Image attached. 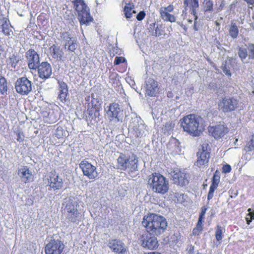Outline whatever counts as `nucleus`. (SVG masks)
Listing matches in <instances>:
<instances>
[{
  "label": "nucleus",
  "mask_w": 254,
  "mask_h": 254,
  "mask_svg": "<svg viewBox=\"0 0 254 254\" xmlns=\"http://www.w3.org/2000/svg\"><path fill=\"white\" fill-rule=\"evenodd\" d=\"M141 224L147 233L155 236L163 234L168 226L167 220L164 216L153 213L145 215Z\"/></svg>",
  "instance_id": "f257e3e1"
},
{
  "label": "nucleus",
  "mask_w": 254,
  "mask_h": 254,
  "mask_svg": "<svg viewBox=\"0 0 254 254\" xmlns=\"http://www.w3.org/2000/svg\"><path fill=\"white\" fill-rule=\"evenodd\" d=\"M180 121L183 130L194 137L200 135L205 129L203 118L196 114H190L186 115Z\"/></svg>",
  "instance_id": "f03ea898"
},
{
  "label": "nucleus",
  "mask_w": 254,
  "mask_h": 254,
  "mask_svg": "<svg viewBox=\"0 0 254 254\" xmlns=\"http://www.w3.org/2000/svg\"><path fill=\"white\" fill-rule=\"evenodd\" d=\"M148 184L152 191L164 194L169 190V181L159 173H153L148 176Z\"/></svg>",
  "instance_id": "7ed1b4c3"
},
{
  "label": "nucleus",
  "mask_w": 254,
  "mask_h": 254,
  "mask_svg": "<svg viewBox=\"0 0 254 254\" xmlns=\"http://www.w3.org/2000/svg\"><path fill=\"white\" fill-rule=\"evenodd\" d=\"M138 160L137 156L132 155L127 156L125 153H120L117 159V169L122 171H128L132 173L138 170Z\"/></svg>",
  "instance_id": "20e7f679"
},
{
  "label": "nucleus",
  "mask_w": 254,
  "mask_h": 254,
  "mask_svg": "<svg viewBox=\"0 0 254 254\" xmlns=\"http://www.w3.org/2000/svg\"><path fill=\"white\" fill-rule=\"evenodd\" d=\"M75 10L78 13V20L80 24L88 25L93 21L90 16L89 9L84 2V0H74L73 1Z\"/></svg>",
  "instance_id": "39448f33"
},
{
  "label": "nucleus",
  "mask_w": 254,
  "mask_h": 254,
  "mask_svg": "<svg viewBox=\"0 0 254 254\" xmlns=\"http://www.w3.org/2000/svg\"><path fill=\"white\" fill-rule=\"evenodd\" d=\"M239 106V101L234 97L225 96L218 102V109L223 113H230L236 110Z\"/></svg>",
  "instance_id": "423d86ee"
},
{
  "label": "nucleus",
  "mask_w": 254,
  "mask_h": 254,
  "mask_svg": "<svg viewBox=\"0 0 254 254\" xmlns=\"http://www.w3.org/2000/svg\"><path fill=\"white\" fill-rule=\"evenodd\" d=\"M47 186L50 190H60L64 187V181L56 170H53L47 174L45 178Z\"/></svg>",
  "instance_id": "0eeeda50"
},
{
  "label": "nucleus",
  "mask_w": 254,
  "mask_h": 254,
  "mask_svg": "<svg viewBox=\"0 0 254 254\" xmlns=\"http://www.w3.org/2000/svg\"><path fill=\"white\" fill-rule=\"evenodd\" d=\"M83 176L86 177L92 181H95L98 178L99 173L97 168L86 159L82 160L79 164Z\"/></svg>",
  "instance_id": "6e6552de"
},
{
  "label": "nucleus",
  "mask_w": 254,
  "mask_h": 254,
  "mask_svg": "<svg viewBox=\"0 0 254 254\" xmlns=\"http://www.w3.org/2000/svg\"><path fill=\"white\" fill-rule=\"evenodd\" d=\"M208 131L216 140H219L229 132V129L224 122H220L215 125L209 126Z\"/></svg>",
  "instance_id": "1a4fd4ad"
},
{
  "label": "nucleus",
  "mask_w": 254,
  "mask_h": 254,
  "mask_svg": "<svg viewBox=\"0 0 254 254\" xmlns=\"http://www.w3.org/2000/svg\"><path fill=\"white\" fill-rule=\"evenodd\" d=\"M15 88L20 95H27L32 91V82L26 77H20L15 82Z\"/></svg>",
  "instance_id": "9d476101"
},
{
  "label": "nucleus",
  "mask_w": 254,
  "mask_h": 254,
  "mask_svg": "<svg viewBox=\"0 0 254 254\" xmlns=\"http://www.w3.org/2000/svg\"><path fill=\"white\" fill-rule=\"evenodd\" d=\"M150 233H145L141 235L140 242L141 246L149 250H155L159 246V242L155 236H152Z\"/></svg>",
  "instance_id": "9b49d317"
},
{
  "label": "nucleus",
  "mask_w": 254,
  "mask_h": 254,
  "mask_svg": "<svg viewBox=\"0 0 254 254\" xmlns=\"http://www.w3.org/2000/svg\"><path fill=\"white\" fill-rule=\"evenodd\" d=\"M64 210L66 213V219L68 223H78L80 221L78 219L80 213L73 202L68 201L66 202Z\"/></svg>",
  "instance_id": "f8f14e48"
},
{
  "label": "nucleus",
  "mask_w": 254,
  "mask_h": 254,
  "mask_svg": "<svg viewBox=\"0 0 254 254\" xmlns=\"http://www.w3.org/2000/svg\"><path fill=\"white\" fill-rule=\"evenodd\" d=\"M64 248L63 242L59 239H51L46 245V254H61Z\"/></svg>",
  "instance_id": "ddd939ff"
},
{
  "label": "nucleus",
  "mask_w": 254,
  "mask_h": 254,
  "mask_svg": "<svg viewBox=\"0 0 254 254\" xmlns=\"http://www.w3.org/2000/svg\"><path fill=\"white\" fill-rule=\"evenodd\" d=\"M210 153L207 150V147L202 145L196 154L197 160L195 165L200 168L204 166H207L210 159Z\"/></svg>",
  "instance_id": "4468645a"
},
{
  "label": "nucleus",
  "mask_w": 254,
  "mask_h": 254,
  "mask_svg": "<svg viewBox=\"0 0 254 254\" xmlns=\"http://www.w3.org/2000/svg\"><path fill=\"white\" fill-rule=\"evenodd\" d=\"M171 176L172 181L175 184L184 186L189 183L187 174L179 169H174L172 172Z\"/></svg>",
  "instance_id": "2eb2a0df"
},
{
  "label": "nucleus",
  "mask_w": 254,
  "mask_h": 254,
  "mask_svg": "<svg viewBox=\"0 0 254 254\" xmlns=\"http://www.w3.org/2000/svg\"><path fill=\"white\" fill-rule=\"evenodd\" d=\"M28 66L30 69H36L40 63V57L34 49H30L25 53Z\"/></svg>",
  "instance_id": "dca6fc26"
},
{
  "label": "nucleus",
  "mask_w": 254,
  "mask_h": 254,
  "mask_svg": "<svg viewBox=\"0 0 254 254\" xmlns=\"http://www.w3.org/2000/svg\"><path fill=\"white\" fill-rule=\"evenodd\" d=\"M159 93L158 82L152 78H149L145 83V95L149 97H155Z\"/></svg>",
  "instance_id": "f3484780"
},
{
  "label": "nucleus",
  "mask_w": 254,
  "mask_h": 254,
  "mask_svg": "<svg viewBox=\"0 0 254 254\" xmlns=\"http://www.w3.org/2000/svg\"><path fill=\"white\" fill-rule=\"evenodd\" d=\"M174 6L173 4H169L166 7H161L159 9L160 17L166 21H169L171 23L175 22L176 20V16L170 12L174 11Z\"/></svg>",
  "instance_id": "a211bd4d"
},
{
  "label": "nucleus",
  "mask_w": 254,
  "mask_h": 254,
  "mask_svg": "<svg viewBox=\"0 0 254 254\" xmlns=\"http://www.w3.org/2000/svg\"><path fill=\"white\" fill-rule=\"evenodd\" d=\"M37 68L38 69L39 77L41 79H48L52 74V67L50 64L48 62H42L38 65Z\"/></svg>",
  "instance_id": "6ab92c4d"
},
{
  "label": "nucleus",
  "mask_w": 254,
  "mask_h": 254,
  "mask_svg": "<svg viewBox=\"0 0 254 254\" xmlns=\"http://www.w3.org/2000/svg\"><path fill=\"white\" fill-rule=\"evenodd\" d=\"M207 208H208L206 206H203L201 208V211L199 213V218L196 226L192 230V235L198 236L202 231L203 229V225L202 223L204 221L205 214Z\"/></svg>",
  "instance_id": "aec40b11"
},
{
  "label": "nucleus",
  "mask_w": 254,
  "mask_h": 254,
  "mask_svg": "<svg viewBox=\"0 0 254 254\" xmlns=\"http://www.w3.org/2000/svg\"><path fill=\"white\" fill-rule=\"evenodd\" d=\"M108 247L114 252L118 254H124L127 251L124 244L117 239L110 240L108 243Z\"/></svg>",
  "instance_id": "412c9836"
},
{
  "label": "nucleus",
  "mask_w": 254,
  "mask_h": 254,
  "mask_svg": "<svg viewBox=\"0 0 254 254\" xmlns=\"http://www.w3.org/2000/svg\"><path fill=\"white\" fill-rule=\"evenodd\" d=\"M49 55L54 60L59 62L63 60L64 53L60 46L53 44L49 47Z\"/></svg>",
  "instance_id": "4be33fe9"
},
{
  "label": "nucleus",
  "mask_w": 254,
  "mask_h": 254,
  "mask_svg": "<svg viewBox=\"0 0 254 254\" xmlns=\"http://www.w3.org/2000/svg\"><path fill=\"white\" fill-rule=\"evenodd\" d=\"M18 175L24 183L32 182L34 180L32 173L27 166H23L18 171Z\"/></svg>",
  "instance_id": "5701e85b"
},
{
  "label": "nucleus",
  "mask_w": 254,
  "mask_h": 254,
  "mask_svg": "<svg viewBox=\"0 0 254 254\" xmlns=\"http://www.w3.org/2000/svg\"><path fill=\"white\" fill-rule=\"evenodd\" d=\"M123 3L125 4L123 11L127 19H130L132 17L133 13H135V5L131 0H124Z\"/></svg>",
  "instance_id": "b1692460"
},
{
  "label": "nucleus",
  "mask_w": 254,
  "mask_h": 254,
  "mask_svg": "<svg viewBox=\"0 0 254 254\" xmlns=\"http://www.w3.org/2000/svg\"><path fill=\"white\" fill-rule=\"evenodd\" d=\"M100 104L97 99L93 98L87 109L89 116L96 117L99 115Z\"/></svg>",
  "instance_id": "393cba45"
},
{
  "label": "nucleus",
  "mask_w": 254,
  "mask_h": 254,
  "mask_svg": "<svg viewBox=\"0 0 254 254\" xmlns=\"http://www.w3.org/2000/svg\"><path fill=\"white\" fill-rule=\"evenodd\" d=\"M190 10L191 14L193 15L194 17V28H195V23L197 19V16L196 15L197 8L199 7V1L198 0H184V6L185 10L186 11L189 6L190 2Z\"/></svg>",
  "instance_id": "a878e982"
},
{
  "label": "nucleus",
  "mask_w": 254,
  "mask_h": 254,
  "mask_svg": "<svg viewBox=\"0 0 254 254\" xmlns=\"http://www.w3.org/2000/svg\"><path fill=\"white\" fill-rule=\"evenodd\" d=\"M217 171L214 174L212 179V182L210 186L209 190L207 194V200H211L214 195V192L218 187L220 182V176L217 175Z\"/></svg>",
  "instance_id": "bb28decb"
},
{
  "label": "nucleus",
  "mask_w": 254,
  "mask_h": 254,
  "mask_svg": "<svg viewBox=\"0 0 254 254\" xmlns=\"http://www.w3.org/2000/svg\"><path fill=\"white\" fill-rule=\"evenodd\" d=\"M59 93L58 95L59 99L62 102L66 100V97L68 94V87L66 83L63 81L58 80Z\"/></svg>",
  "instance_id": "cd10ccee"
},
{
  "label": "nucleus",
  "mask_w": 254,
  "mask_h": 254,
  "mask_svg": "<svg viewBox=\"0 0 254 254\" xmlns=\"http://www.w3.org/2000/svg\"><path fill=\"white\" fill-rule=\"evenodd\" d=\"M120 111L119 105L116 103H113L110 104L107 114L112 119H113L117 118Z\"/></svg>",
  "instance_id": "c85d7f7f"
},
{
  "label": "nucleus",
  "mask_w": 254,
  "mask_h": 254,
  "mask_svg": "<svg viewBox=\"0 0 254 254\" xmlns=\"http://www.w3.org/2000/svg\"><path fill=\"white\" fill-rule=\"evenodd\" d=\"M9 21L6 17H2L1 19V22H0V25L1 28V32L5 36H9L10 32H12L11 30L9 27Z\"/></svg>",
  "instance_id": "c756f323"
},
{
  "label": "nucleus",
  "mask_w": 254,
  "mask_h": 254,
  "mask_svg": "<svg viewBox=\"0 0 254 254\" xmlns=\"http://www.w3.org/2000/svg\"><path fill=\"white\" fill-rule=\"evenodd\" d=\"M61 36L62 38L65 41L64 44V48L68 47L69 45L72 42H75L77 41L76 37L71 36V35L68 32H63L61 33Z\"/></svg>",
  "instance_id": "7c9ffc66"
},
{
  "label": "nucleus",
  "mask_w": 254,
  "mask_h": 254,
  "mask_svg": "<svg viewBox=\"0 0 254 254\" xmlns=\"http://www.w3.org/2000/svg\"><path fill=\"white\" fill-rule=\"evenodd\" d=\"M21 60V57L18 54H12L7 59V65L15 68Z\"/></svg>",
  "instance_id": "2f4dec72"
},
{
  "label": "nucleus",
  "mask_w": 254,
  "mask_h": 254,
  "mask_svg": "<svg viewBox=\"0 0 254 254\" xmlns=\"http://www.w3.org/2000/svg\"><path fill=\"white\" fill-rule=\"evenodd\" d=\"M239 29L237 24L232 21L229 27V33L231 38L235 39L239 35Z\"/></svg>",
  "instance_id": "473e14b6"
},
{
  "label": "nucleus",
  "mask_w": 254,
  "mask_h": 254,
  "mask_svg": "<svg viewBox=\"0 0 254 254\" xmlns=\"http://www.w3.org/2000/svg\"><path fill=\"white\" fill-rule=\"evenodd\" d=\"M244 149L246 152H250L254 150V134L251 136L250 139L247 141Z\"/></svg>",
  "instance_id": "72a5a7b5"
},
{
  "label": "nucleus",
  "mask_w": 254,
  "mask_h": 254,
  "mask_svg": "<svg viewBox=\"0 0 254 254\" xmlns=\"http://www.w3.org/2000/svg\"><path fill=\"white\" fill-rule=\"evenodd\" d=\"M7 90V82L4 77L0 75V93L2 94Z\"/></svg>",
  "instance_id": "f704fd0d"
},
{
  "label": "nucleus",
  "mask_w": 254,
  "mask_h": 254,
  "mask_svg": "<svg viewBox=\"0 0 254 254\" xmlns=\"http://www.w3.org/2000/svg\"><path fill=\"white\" fill-rule=\"evenodd\" d=\"M203 4L204 10L205 11H210L213 10V3L211 0H204Z\"/></svg>",
  "instance_id": "c9c22d12"
},
{
  "label": "nucleus",
  "mask_w": 254,
  "mask_h": 254,
  "mask_svg": "<svg viewBox=\"0 0 254 254\" xmlns=\"http://www.w3.org/2000/svg\"><path fill=\"white\" fill-rule=\"evenodd\" d=\"M215 235L217 241L219 242L222 240L223 238V230L221 226H217Z\"/></svg>",
  "instance_id": "e433bc0d"
},
{
  "label": "nucleus",
  "mask_w": 254,
  "mask_h": 254,
  "mask_svg": "<svg viewBox=\"0 0 254 254\" xmlns=\"http://www.w3.org/2000/svg\"><path fill=\"white\" fill-rule=\"evenodd\" d=\"M156 37L160 36L162 35H165V32L164 30V27L163 25H157L155 28V32L153 34Z\"/></svg>",
  "instance_id": "4c0bfd02"
},
{
  "label": "nucleus",
  "mask_w": 254,
  "mask_h": 254,
  "mask_svg": "<svg viewBox=\"0 0 254 254\" xmlns=\"http://www.w3.org/2000/svg\"><path fill=\"white\" fill-rule=\"evenodd\" d=\"M238 54L242 60L245 59L248 56V52L245 48H239Z\"/></svg>",
  "instance_id": "58836bf2"
},
{
  "label": "nucleus",
  "mask_w": 254,
  "mask_h": 254,
  "mask_svg": "<svg viewBox=\"0 0 254 254\" xmlns=\"http://www.w3.org/2000/svg\"><path fill=\"white\" fill-rule=\"evenodd\" d=\"M64 131L63 127H58L56 130L55 134L58 138H61L64 137Z\"/></svg>",
  "instance_id": "ea45409f"
},
{
  "label": "nucleus",
  "mask_w": 254,
  "mask_h": 254,
  "mask_svg": "<svg viewBox=\"0 0 254 254\" xmlns=\"http://www.w3.org/2000/svg\"><path fill=\"white\" fill-rule=\"evenodd\" d=\"M16 135V140L18 142H22L24 140L25 136L23 132L20 130H17L15 131Z\"/></svg>",
  "instance_id": "a19ab883"
},
{
  "label": "nucleus",
  "mask_w": 254,
  "mask_h": 254,
  "mask_svg": "<svg viewBox=\"0 0 254 254\" xmlns=\"http://www.w3.org/2000/svg\"><path fill=\"white\" fill-rule=\"evenodd\" d=\"M78 47V44L77 41L75 42H72L70 45L67 47V50L69 52L75 53V50Z\"/></svg>",
  "instance_id": "79ce46f5"
},
{
  "label": "nucleus",
  "mask_w": 254,
  "mask_h": 254,
  "mask_svg": "<svg viewBox=\"0 0 254 254\" xmlns=\"http://www.w3.org/2000/svg\"><path fill=\"white\" fill-rule=\"evenodd\" d=\"M126 62V59L123 57H116L115 59L114 64V65H119L121 63H124Z\"/></svg>",
  "instance_id": "37998d69"
},
{
  "label": "nucleus",
  "mask_w": 254,
  "mask_h": 254,
  "mask_svg": "<svg viewBox=\"0 0 254 254\" xmlns=\"http://www.w3.org/2000/svg\"><path fill=\"white\" fill-rule=\"evenodd\" d=\"M232 168L230 165L225 164L222 167V172L223 173H229L231 171Z\"/></svg>",
  "instance_id": "c03bdc74"
},
{
  "label": "nucleus",
  "mask_w": 254,
  "mask_h": 254,
  "mask_svg": "<svg viewBox=\"0 0 254 254\" xmlns=\"http://www.w3.org/2000/svg\"><path fill=\"white\" fill-rule=\"evenodd\" d=\"M146 15L145 12L144 11H140L136 15V19L138 21L143 20Z\"/></svg>",
  "instance_id": "a18cd8bd"
},
{
  "label": "nucleus",
  "mask_w": 254,
  "mask_h": 254,
  "mask_svg": "<svg viewBox=\"0 0 254 254\" xmlns=\"http://www.w3.org/2000/svg\"><path fill=\"white\" fill-rule=\"evenodd\" d=\"M250 58L254 59V44H251L250 45Z\"/></svg>",
  "instance_id": "49530a36"
},
{
  "label": "nucleus",
  "mask_w": 254,
  "mask_h": 254,
  "mask_svg": "<svg viewBox=\"0 0 254 254\" xmlns=\"http://www.w3.org/2000/svg\"><path fill=\"white\" fill-rule=\"evenodd\" d=\"M254 219V217L251 214L248 213L246 217L247 223L249 225L250 223Z\"/></svg>",
  "instance_id": "de8ad7c7"
},
{
  "label": "nucleus",
  "mask_w": 254,
  "mask_h": 254,
  "mask_svg": "<svg viewBox=\"0 0 254 254\" xmlns=\"http://www.w3.org/2000/svg\"><path fill=\"white\" fill-rule=\"evenodd\" d=\"M6 55V52L2 48L1 46H0V59L3 60L4 58H5Z\"/></svg>",
  "instance_id": "09e8293b"
},
{
  "label": "nucleus",
  "mask_w": 254,
  "mask_h": 254,
  "mask_svg": "<svg viewBox=\"0 0 254 254\" xmlns=\"http://www.w3.org/2000/svg\"><path fill=\"white\" fill-rule=\"evenodd\" d=\"M164 127L165 130H170L174 127V124L170 122L166 123L164 125Z\"/></svg>",
  "instance_id": "8fccbe9b"
},
{
  "label": "nucleus",
  "mask_w": 254,
  "mask_h": 254,
  "mask_svg": "<svg viewBox=\"0 0 254 254\" xmlns=\"http://www.w3.org/2000/svg\"><path fill=\"white\" fill-rule=\"evenodd\" d=\"M247 4L249 5L254 4V0H244Z\"/></svg>",
  "instance_id": "3c124183"
},
{
  "label": "nucleus",
  "mask_w": 254,
  "mask_h": 254,
  "mask_svg": "<svg viewBox=\"0 0 254 254\" xmlns=\"http://www.w3.org/2000/svg\"><path fill=\"white\" fill-rule=\"evenodd\" d=\"M224 72L227 75L231 76V73L230 70L229 69H223Z\"/></svg>",
  "instance_id": "603ef678"
},
{
  "label": "nucleus",
  "mask_w": 254,
  "mask_h": 254,
  "mask_svg": "<svg viewBox=\"0 0 254 254\" xmlns=\"http://www.w3.org/2000/svg\"><path fill=\"white\" fill-rule=\"evenodd\" d=\"M248 211L249 214H251L254 217V210L252 211L251 208H249Z\"/></svg>",
  "instance_id": "864d4df0"
},
{
  "label": "nucleus",
  "mask_w": 254,
  "mask_h": 254,
  "mask_svg": "<svg viewBox=\"0 0 254 254\" xmlns=\"http://www.w3.org/2000/svg\"><path fill=\"white\" fill-rule=\"evenodd\" d=\"M188 22H189V23H192V20H191V19H188Z\"/></svg>",
  "instance_id": "5fc2aeb1"
},
{
  "label": "nucleus",
  "mask_w": 254,
  "mask_h": 254,
  "mask_svg": "<svg viewBox=\"0 0 254 254\" xmlns=\"http://www.w3.org/2000/svg\"><path fill=\"white\" fill-rule=\"evenodd\" d=\"M215 24L217 26H219V23L217 21H215Z\"/></svg>",
  "instance_id": "6e6d98bb"
},
{
  "label": "nucleus",
  "mask_w": 254,
  "mask_h": 254,
  "mask_svg": "<svg viewBox=\"0 0 254 254\" xmlns=\"http://www.w3.org/2000/svg\"><path fill=\"white\" fill-rule=\"evenodd\" d=\"M238 138H236V139H235V142H234V144H236V143H237V142L238 141Z\"/></svg>",
  "instance_id": "4d7b16f0"
},
{
  "label": "nucleus",
  "mask_w": 254,
  "mask_h": 254,
  "mask_svg": "<svg viewBox=\"0 0 254 254\" xmlns=\"http://www.w3.org/2000/svg\"><path fill=\"white\" fill-rule=\"evenodd\" d=\"M0 21L1 22V20H0Z\"/></svg>",
  "instance_id": "13d9d810"
}]
</instances>
